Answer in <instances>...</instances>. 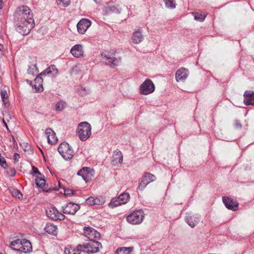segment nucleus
I'll use <instances>...</instances> for the list:
<instances>
[{"mask_svg":"<svg viewBox=\"0 0 254 254\" xmlns=\"http://www.w3.org/2000/svg\"><path fill=\"white\" fill-rule=\"evenodd\" d=\"M74 190L71 189H66L64 190V193L66 195H70L71 194H73Z\"/></svg>","mask_w":254,"mask_h":254,"instance_id":"nucleus-44","label":"nucleus"},{"mask_svg":"<svg viewBox=\"0 0 254 254\" xmlns=\"http://www.w3.org/2000/svg\"><path fill=\"white\" fill-rule=\"evenodd\" d=\"M10 192L12 196L14 197L18 198L22 197V194L20 192L19 190H17L13 189L10 191Z\"/></svg>","mask_w":254,"mask_h":254,"instance_id":"nucleus-35","label":"nucleus"},{"mask_svg":"<svg viewBox=\"0 0 254 254\" xmlns=\"http://www.w3.org/2000/svg\"><path fill=\"white\" fill-rule=\"evenodd\" d=\"M80 208L79 205L70 202L63 206V212L64 214L74 215Z\"/></svg>","mask_w":254,"mask_h":254,"instance_id":"nucleus-13","label":"nucleus"},{"mask_svg":"<svg viewBox=\"0 0 254 254\" xmlns=\"http://www.w3.org/2000/svg\"><path fill=\"white\" fill-rule=\"evenodd\" d=\"M3 49V45H0V58L2 55V51Z\"/></svg>","mask_w":254,"mask_h":254,"instance_id":"nucleus-47","label":"nucleus"},{"mask_svg":"<svg viewBox=\"0 0 254 254\" xmlns=\"http://www.w3.org/2000/svg\"><path fill=\"white\" fill-rule=\"evenodd\" d=\"M58 151L65 160L70 159L73 156V150L70 148L69 144L66 142L61 143L58 148Z\"/></svg>","mask_w":254,"mask_h":254,"instance_id":"nucleus-5","label":"nucleus"},{"mask_svg":"<svg viewBox=\"0 0 254 254\" xmlns=\"http://www.w3.org/2000/svg\"><path fill=\"white\" fill-rule=\"evenodd\" d=\"M2 123H3V124L4 125V126H5V127H6V128H7V129H8V126H7V124H6V123L5 122V121L4 119H3V120H2Z\"/></svg>","mask_w":254,"mask_h":254,"instance_id":"nucleus-48","label":"nucleus"},{"mask_svg":"<svg viewBox=\"0 0 254 254\" xmlns=\"http://www.w3.org/2000/svg\"><path fill=\"white\" fill-rule=\"evenodd\" d=\"M6 171L7 175L9 177H14L15 175L16 171L13 168H8L7 167Z\"/></svg>","mask_w":254,"mask_h":254,"instance_id":"nucleus-37","label":"nucleus"},{"mask_svg":"<svg viewBox=\"0 0 254 254\" xmlns=\"http://www.w3.org/2000/svg\"><path fill=\"white\" fill-rule=\"evenodd\" d=\"M166 7L170 8H174L176 7L175 0H163Z\"/></svg>","mask_w":254,"mask_h":254,"instance_id":"nucleus-34","label":"nucleus"},{"mask_svg":"<svg viewBox=\"0 0 254 254\" xmlns=\"http://www.w3.org/2000/svg\"><path fill=\"white\" fill-rule=\"evenodd\" d=\"M77 133L81 141L86 140L91 134L90 124L86 122L79 123L77 128Z\"/></svg>","mask_w":254,"mask_h":254,"instance_id":"nucleus-2","label":"nucleus"},{"mask_svg":"<svg viewBox=\"0 0 254 254\" xmlns=\"http://www.w3.org/2000/svg\"><path fill=\"white\" fill-rule=\"evenodd\" d=\"M132 248L130 247L118 248L116 251V254H132Z\"/></svg>","mask_w":254,"mask_h":254,"instance_id":"nucleus-30","label":"nucleus"},{"mask_svg":"<svg viewBox=\"0 0 254 254\" xmlns=\"http://www.w3.org/2000/svg\"><path fill=\"white\" fill-rule=\"evenodd\" d=\"M47 216L52 220L57 221L58 220H63L65 216L61 213L55 207L51 206L46 211Z\"/></svg>","mask_w":254,"mask_h":254,"instance_id":"nucleus-9","label":"nucleus"},{"mask_svg":"<svg viewBox=\"0 0 254 254\" xmlns=\"http://www.w3.org/2000/svg\"><path fill=\"white\" fill-rule=\"evenodd\" d=\"M0 94L3 104L6 106L8 104L9 102L8 95L7 91L5 90L1 89Z\"/></svg>","mask_w":254,"mask_h":254,"instance_id":"nucleus-31","label":"nucleus"},{"mask_svg":"<svg viewBox=\"0 0 254 254\" xmlns=\"http://www.w3.org/2000/svg\"><path fill=\"white\" fill-rule=\"evenodd\" d=\"M91 25V22L88 19H81L77 24V31L79 34H83Z\"/></svg>","mask_w":254,"mask_h":254,"instance_id":"nucleus-12","label":"nucleus"},{"mask_svg":"<svg viewBox=\"0 0 254 254\" xmlns=\"http://www.w3.org/2000/svg\"><path fill=\"white\" fill-rule=\"evenodd\" d=\"M194 18L195 20L199 21L200 22H202L205 19L206 15L204 14H202L201 13L194 12L192 13Z\"/></svg>","mask_w":254,"mask_h":254,"instance_id":"nucleus-33","label":"nucleus"},{"mask_svg":"<svg viewBox=\"0 0 254 254\" xmlns=\"http://www.w3.org/2000/svg\"><path fill=\"white\" fill-rule=\"evenodd\" d=\"M22 245L20 247V252L21 253H27L32 251V245L29 241L22 239Z\"/></svg>","mask_w":254,"mask_h":254,"instance_id":"nucleus-22","label":"nucleus"},{"mask_svg":"<svg viewBox=\"0 0 254 254\" xmlns=\"http://www.w3.org/2000/svg\"><path fill=\"white\" fill-rule=\"evenodd\" d=\"M32 175L33 176H35L37 178V176H42L41 173L39 172L38 169L37 168L35 167V166H32Z\"/></svg>","mask_w":254,"mask_h":254,"instance_id":"nucleus-40","label":"nucleus"},{"mask_svg":"<svg viewBox=\"0 0 254 254\" xmlns=\"http://www.w3.org/2000/svg\"><path fill=\"white\" fill-rule=\"evenodd\" d=\"M132 39L133 43L134 44H139L142 42L143 39V36L141 32L139 30L135 31L133 33Z\"/></svg>","mask_w":254,"mask_h":254,"instance_id":"nucleus-26","label":"nucleus"},{"mask_svg":"<svg viewBox=\"0 0 254 254\" xmlns=\"http://www.w3.org/2000/svg\"><path fill=\"white\" fill-rule=\"evenodd\" d=\"M2 7V0H0V9Z\"/></svg>","mask_w":254,"mask_h":254,"instance_id":"nucleus-49","label":"nucleus"},{"mask_svg":"<svg viewBox=\"0 0 254 254\" xmlns=\"http://www.w3.org/2000/svg\"><path fill=\"white\" fill-rule=\"evenodd\" d=\"M223 202L225 206L229 209L235 211L238 209L239 203L229 197L224 196Z\"/></svg>","mask_w":254,"mask_h":254,"instance_id":"nucleus-16","label":"nucleus"},{"mask_svg":"<svg viewBox=\"0 0 254 254\" xmlns=\"http://www.w3.org/2000/svg\"><path fill=\"white\" fill-rule=\"evenodd\" d=\"M0 165L4 169H6L7 168V164L6 162L5 158L2 157L0 153Z\"/></svg>","mask_w":254,"mask_h":254,"instance_id":"nucleus-36","label":"nucleus"},{"mask_svg":"<svg viewBox=\"0 0 254 254\" xmlns=\"http://www.w3.org/2000/svg\"><path fill=\"white\" fill-rule=\"evenodd\" d=\"M186 219L188 225L193 228L199 223L200 217L198 215H192L188 216Z\"/></svg>","mask_w":254,"mask_h":254,"instance_id":"nucleus-24","label":"nucleus"},{"mask_svg":"<svg viewBox=\"0 0 254 254\" xmlns=\"http://www.w3.org/2000/svg\"><path fill=\"white\" fill-rule=\"evenodd\" d=\"M42 76H45V75H41V73L39 74L35 79L34 85V88L38 92H41L43 90V79Z\"/></svg>","mask_w":254,"mask_h":254,"instance_id":"nucleus-21","label":"nucleus"},{"mask_svg":"<svg viewBox=\"0 0 254 254\" xmlns=\"http://www.w3.org/2000/svg\"><path fill=\"white\" fill-rule=\"evenodd\" d=\"M58 184H59V188H62L61 186V183L60 182H58Z\"/></svg>","mask_w":254,"mask_h":254,"instance_id":"nucleus-50","label":"nucleus"},{"mask_svg":"<svg viewBox=\"0 0 254 254\" xmlns=\"http://www.w3.org/2000/svg\"><path fill=\"white\" fill-rule=\"evenodd\" d=\"M43 190H44V191H48V190H46V189H43Z\"/></svg>","mask_w":254,"mask_h":254,"instance_id":"nucleus-53","label":"nucleus"},{"mask_svg":"<svg viewBox=\"0 0 254 254\" xmlns=\"http://www.w3.org/2000/svg\"><path fill=\"white\" fill-rule=\"evenodd\" d=\"M20 158V155L18 153H15L13 156V159L14 160V162H17L18 161L19 159Z\"/></svg>","mask_w":254,"mask_h":254,"instance_id":"nucleus-45","label":"nucleus"},{"mask_svg":"<svg viewBox=\"0 0 254 254\" xmlns=\"http://www.w3.org/2000/svg\"><path fill=\"white\" fill-rule=\"evenodd\" d=\"M35 26L34 19L22 21L17 20L16 31L22 35H28Z\"/></svg>","mask_w":254,"mask_h":254,"instance_id":"nucleus-1","label":"nucleus"},{"mask_svg":"<svg viewBox=\"0 0 254 254\" xmlns=\"http://www.w3.org/2000/svg\"><path fill=\"white\" fill-rule=\"evenodd\" d=\"M82 250L81 245H79L76 248L71 247L65 248L64 253L65 254H80Z\"/></svg>","mask_w":254,"mask_h":254,"instance_id":"nucleus-25","label":"nucleus"},{"mask_svg":"<svg viewBox=\"0 0 254 254\" xmlns=\"http://www.w3.org/2000/svg\"><path fill=\"white\" fill-rule=\"evenodd\" d=\"M94 171L89 167H83L77 173L78 176H81L85 182H88L91 180L94 175Z\"/></svg>","mask_w":254,"mask_h":254,"instance_id":"nucleus-11","label":"nucleus"},{"mask_svg":"<svg viewBox=\"0 0 254 254\" xmlns=\"http://www.w3.org/2000/svg\"><path fill=\"white\" fill-rule=\"evenodd\" d=\"M53 189V190H59V189H57V188H56V189Z\"/></svg>","mask_w":254,"mask_h":254,"instance_id":"nucleus-52","label":"nucleus"},{"mask_svg":"<svg viewBox=\"0 0 254 254\" xmlns=\"http://www.w3.org/2000/svg\"><path fill=\"white\" fill-rule=\"evenodd\" d=\"M22 242V239H16V240L12 241L10 244L11 248L15 251L20 252Z\"/></svg>","mask_w":254,"mask_h":254,"instance_id":"nucleus-28","label":"nucleus"},{"mask_svg":"<svg viewBox=\"0 0 254 254\" xmlns=\"http://www.w3.org/2000/svg\"><path fill=\"white\" fill-rule=\"evenodd\" d=\"M0 254H2L1 253H0Z\"/></svg>","mask_w":254,"mask_h":254,"instance_id":"nucleus-54","label":"nucleus"},{"mask_svg":"<svg viewBox=\"0 0 254 254\" xmlns=\"http://www.w3.org/2000/svg\"><path fill=\"white\" fill-rule=\"evenodd\" d=\"M142 179L149 184L150 183L155 181L156 178L154 175L151 173H145L142 177Z\"/></svg>","mask_w":254,"mask_h":254,"instance_id":"nucleus-29","label":"nucleus"},{"mask_svg":"<svg viewBox=\"0 0 254 254\" xmlns=\"http://www.w3.org/2000/svg\"><path fill=\"white\" fill-rule=\"evenodd\" d=\"M64 103L62 102H58L57 103L56 105V108L57 110H62L64 108Z\"/></svg>","mask_w":254,"mask_h":254,"instance_id":"nucleus-42","label":"nucleus"},{"mask_svg":"<svg viewBox=\"0 0 254 254\" xmlns=\"http://www.w3.org/2000/svg\"><path fill=\"white\" fill-rule=\"evenodd\" d=\"M45 230L47 233L53 235H56L58 233L57 226L52 224H47L45 227Z\"/></svg>","mask_w":254,"mask_h":254,"instance_id":"nucleus-27","label":"nucleus"},{"mask_svg":"<svg viewBox=\"0 0 254 254\" xmlns=\"http://www.w3.org/2000/svg\"><path fill=\"white\" fill-rule=\"evenodd\" d=\"M83 234L90 241L94 240L95 238H98L100 236L99 233L93 228L90 227H85L84 228Z\"/></svg>","mask_w":254,"mask_h":254,"instance_id":"nucleus-14","label":"nucleus"},{"mask_svg":"<svg viewBox=\"0 0 254 254\" xmlns=\"http://www.w3.org/2000/svg\"><path fill=\"white\" fill-rule=\"evenodd\" d=\"M144 218V213L141 210H135L127 217V221L132 225L140 224Z\"/></svg>","mask_w":254,"mask_h":254,"instance_id":"nucleus-4","label":"nucleus"},{"mask_svg":"<svg viewBox=\"0 0 254 254\" xmlns=\"http://www.w3.org/2000/svg\"><path fill=\"white\" fill-rule=\"evenodd\" d=\"M82 247V252L86 253H96L99 251V247H101V243L91 240L86 244L81 245Z\"/></svg>","mask_w":254,"mask_h":254,"instance_id":"nucleus-6","label":"nucleus"},{"mask_svg":"<svg viewBox=\"0 0 254 254\" xmlns=\"http://www.w3.org/2000/svg\"><path fill=\"white\" fill-rule=\"evenodd\" d=\"M15 16L17 20L20 21L33 19V13L30 8L26 5L18 6L15 12Z\"/></svg>","mask_w":254,"mask_h":254,"instance_id":"nucleus-3","label":"nucleus"},{"mask_svg":"<svg viewBox=\"0 0 254 254\" xmlns=\"http://www.w3.org/2000/svg\"><path fill=\"white\" fill-rule=\"evenodd\" d=\"M116 51L114 50H111L110 51H106L102 53L103 58L109 60L108 64L114 67L117 65V59L115 58Z\"/></svg>","mask_w":254,"mask_h":254,"instance_id":"nucleus-10","label":"nucleus"},{"mask_svg":"<svg viewBox=\"0 0 254 254\" xmlns=\"http://www.w3.org/2000/svg\"><path fill=\"white\" fill-rule=\"evenodd\" d=\"M123 160V155L120 151H117L114 152L112 161V164L113 166L117 165L122 163Z\"/></svg>","mask_w":254,"mask_h":254,"instance_id":"nucleus-20","label":"nucleus"},{"mask_svg":"<svg viewBox=\"0 0 254 254\" xmlns=\"http://www.w3.org/2000/svg\"><path fill=\"white\" fill-rule=\"evenodd\" d=\"M113 12H118V9L115 6H112L109 7Z\"/></svg>","mask_w":254,"mask_h":254,"instance_id":"nucleus-46","label":"nucleus"},{"mask_svg":"<svg viewBox=\"0 0 254 254\" xmlns=\"http://www.w3.org/2000/svg\"><path fill=\"white\" fill-rule=\"evenodd\" d=\"M189 76V70L184 67L178 69L176 73V79L178 82H184Z\"/></svg>","mask_w":254,"mask_h":254,"instance_id":"nucleus-15","label":"nucleus"},{"mask_svg":"<svg viewBox=\"0 0 254 254\" xmlns=\"http://www.w3.org/2000/svg\"><path fill=\"white\" fill-rule=\"evenodd\" d=\"M147 185H148L147 183L144 181V180L142 178V180L139 184L138 188L140 190H143Z\"/></svg>","mask_w":254,"mask_h":254,"instance_id":"nucleus-38","label":"nucleus"},{"mask_svg":"<svg viewBox=\"0 0 254 254\" xmlns=\"http://www.w3.org/2000/svg\"><path fill=\"white\" fill-rule=\"evenodd\" d=\"M59 0V2H58V4L61 5H62L64 7L67 6L70 3L69 0Z\"/></svg>","mask_w":254,"mask_h":254,"instance_id":"nucleus-39","label":"nucleus"},{"mask_svg":"<svg viewBox=\"0 0 254 254\" xmlns=\"http://www.w3.org/2000/svg\"><path fill=\"white\" fill-rule=\"evenodd\" d=\"M45 134L47 136L48 142L51 144H56L58 139L56 136V133L54 130L50 128H48L45 130Z\"/></svg>","mask_w":254,"mask_h":254,"instance_id":"nucleus-18","label":"nucleus"},{"mask_svg":"<svg viewBox=\"0 0 254 254\" xmlns=\"http://www.w3.org/2000/svg\"><path fill=\"white\" fill-rule=\"evenodd\" d=\"M244 97V102L245 105H254V92L252 91H245Z\"/></svg>","mask_w":254,"mask_h":254,"instance_id":"nucleus-19","label":"nucleus"},{"mask_svg":"<svg viewBox=\"0 0 254 254\" xmlns=\"http://www.w3.org/2000/svg\"><path fill=\"white\" fill-rule=\"evenodd\" d=\"M58 74V70L55 65H51L46 70L41 72V75H51L52 76H55Z\"/></svg>","mask_w":254,"mask_h":254,"instance_id":"nucleus-23","label":"nucleus"},{"mask_svg":"<svg viewBox=\"0 0 254 254\" xmlns=\"http://www.w3.org/2000/svg\"><path fill=\"white\" fill-rule=\"evenodd\" d=\"M129 197V193L126 192L122 193L117 198L112 199L109 203V206L114 207L125 204L128 201Z\"/></svg>","mask_w":254,"mask_h":254,"instance_id":"nucleus-8","label":"nucleus"},{"mask_svg":"<svg viewBox=\"0 0 254 254\" xmlns=\"http://www.w3.org/2000/svg\"><path fill=\"white\" fill-rule=\"evenodd\" d=\"M94 201L95 205H102L105 202V201L103 199H100V198L98 197L94 198Z\"/></svg>","mask_w":254,"mask_h":254,"instance_id":"nucleus-41","label":"nucleus"},{"mask_svg":"<svg viewBox=\"0 0 254 254\" xmlns=\"http://www.w3.org/2000/svg\"><path fill=\"white\" fill-rule=\"evenodd\" d=\"M94 197H89L86 200V203L90 205H95L94 204Z\"/></svg>","mask_w":254,"mask_h":254,"instance_id":"nucleus-43","label":"nucleus"},{"mask_svg":"<svg viewBox=\"0 0 254 254\" xmlns=\"http://www.w3.org/2000/svg\"><path fill=\"white\" fill-rule=\"evenodd\" d=\"M70 53L73 57L77 58L83 57L84 55L83 46L80 44L74 45L71 49Z\"/></svg>","mask_w":254,"mask_h":254,"instance_id":"nucleus-17","label":"nucleus"},{"mask_svg":"<svg viewBox=\"0 0 254 254\" xmlns=\"http://www.w3.org/2000/svg\"><path fill=\"white\" fill-rule=\"evenodd\" d=\"M94 1L97 3L100 2V0H94Z\"/></svg>","mask_w":254,"mask_h":254,"instance_id":"nucleus-51","label":"nucleus"},{"mask_svg":"<svg viewBox=\"0 0 254 254\" xmlns=\"http://www.w3.org/2000/svg\"><path fill=\"white\" fill-rule=\"evenodd\" d=\"M35 182L37 186L39 188H43L46 185V181L41 176H37V178L35 179Z\"/></svg>","mask_w":254,"mask_h":254,"instance_id":"nucleus-32","label":"nucleus"},{"mask_svg":"<svg viewBox=\"0 0 254 254\" xmlns=\"http://www.w3.org/2000/svg\"><path fill=\"white\" fill-rule=\"evenodd\" d=\"M155 89V87L152 81L149 79H146L140 86V93L143 95H148L152 93Z\"/></svg>","mask_w":254,"mask_h":254,"instance_id":"nucleus-7","label":"nucleus"}]
</instances>
